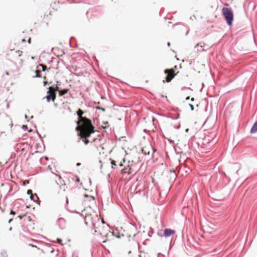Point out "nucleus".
Listing matches in <instances>:
<instances>
[{"label": "nucleus", "mask_w": 257, "mask_h": 257, "mask_svg": "<svg viewBox=\"0 0 257 257\" xmlns=\"http://www.w3.org/2000/svg\"><path fill=\"white\" fill-rule=\"evenodd\" d=\"M84 112L81 109L77 111V114L79 117V122L82 124V133L84 136L90 137L91 134L94 133V127L92 125L91 120L86 117H83Z\"/></svg>", "instance_id": "nucleus-1"}, {"label": "nucleus", "mask_w": 257, "mask_h": 257, "mask_svg": "<svg viewBox=\"0 0 257 257\" xmlns=\"http://www.w3.org/2000/svg\"><path fill=\"white\" fill-rule=\"evenodd\" d=\"M222 13L228 26L229 27L231 26L234 18L233 13L231 8L223 7L222 9Z\"/></svg>", "instance_id": "nucleus-2"}, {"label": "nucleus", "mask_w": 257, "mask_h": 257, "mask_svg": "<svg viewBox=\"0 0 257 257\" xmlns=\"http://www.w3.org/2000/svg\"><path fill=\"white\" fill-rule=\"evenodd\" d=\"M60 88L56 85H53L49 87L48 90H50V92L53 95V101H54L56 98V92H59Z\"/></svg>", "instance_id": "nucleus-3"}, {"label": "nucleus", "mask_w": 257, "mask_h": 257, "mask_svg": "<svg viewBox=\"0 0 257 257\" xmlns=\"http://www.w3.org/2000/svg\"><path fill=\"white\" fill-rule=\"evenodd\" d=\"M164 72L167 75L166 77V80L167 82H170L172 79L175 77L174 71L169 69H165Z\"/></svg>", "instance_id": "nucleus-4"}, {"label": "nucleus", "mask_w": 257, "mask_h": 257, "mask_svg": "<svg viewBox=\"0 0 257 257\" xmlns=\"http://www.w3.org/2000/svg\"><path fill=\"white\" fill-rule=\"evenodd\" d=\"M100 223V218L98 217L97 215L94 214L92 219V221L91 222V224L92 226V229H95L97 228V224Z\"/></svg>", "instance_id": "nucleus-5"}, {"label": "nucleus", "mask_w": 257, "mask_h": 257, "mask_svg": "<svg viewBox=\"0 0 257 257\" xmlns=\"http://www.w3.org/2000/svg\"><path fill=\"white\" fill-rule=\"evenodd\" d=\"M175 231L170 228H166L164 230L163 235L165 237H168L174 234Z\"/></svg>", "instance_id": "nucleus-6"}, {"label": "nucleus", "mask_w": 257, "mask_h": 257, "mask_svg": "<svg viewBox=\"0 0 257 257\" xmlns=\"http://www.w3.org/2000/svg\"><path fill=\"white\" fill-rule=\"evenodd\" d=\"M77 123L78 124V126L76 127V131L77 132L81 131L80 133H78V135L81 137V138H83L84 137L87 138L86 137L84 136L83 133H82V124L81 123L79 122V121L77 122Z\"/></svg>", "instance_id": "nucleus-7"}, {"label": "nucleus", "mask_w": 257, "mask_h": 257, "mask_svg": "<svg viewBox=\"0 0 257 257\" xmlns=\"http://www.w3.org/2000/svg\"><path fill=\"white\" fill-rule=\"evenodd\" d=\"M57 223L61 229H64L65 226V220L63 218H59L57 220Z\"/></svg>", "instance_id": "nucleus-8"}, {"label": "nucleus", "mask_w": 257, "mask_h": 257, "mask_svg": "<svg viewBox=\"0 0 257 257\" xmlns=\"http://www.w3.org/2000/svg\"><path fill=\"white\" fill-rule=\"evenodd\" d=\"M93 216L91 214H87L85 217V223L86 225L91 224Z\"/></svg>", "instance_id": "nucleus-9"}, {"label": "nucleus", "mask_w": 257, "mask_h": 257, "mask_svg": "<svg viewBox=\"0 0 257 257\" xmlns=\"http://www.w3.org/2000/svg\"><path fill=\"white\" fill-rule=\"evenodd\" d=\"M47 102H49L52 100L53 101V95L50 92V90L47 91V95L46 96Z\"/></svg>", "instance_id": "nucleus-10"}, {"label": "nucleus", "mask_w": 257, "mask_h": 257, "mask_svg": "<svg viewBox=\"0 0 257 257\" xmlns=\"http://www.w3.org/2000/svg\"><path fill=\"white\" fill-rule=\"evenodd\" d=\"M257 132V120L253 123L251 129L250 133L251 134H254Z\"/></svg>", "instance_id": "nucleus-11"}, {"label": "nucleus", "mask_w": 257, "mask_h": 257, "mask_svg": "<svg viewBox=\"0 0 257 257\" xmlns=\"http://www.w3.org/2000/svg\"><path fill=\"white\" fill-rule=\"evenodd\" d=\"M30 198L34 202H37L38 201H39V202H40L39 197L36 194H31V195L30 196ZM39 203L40 204V203Z\"/></svg>", "instance_id": "nucleus-12"}, {"label": "nucleus", "mask_w": 257, "mask_h": 257, "mask_svg": "<svg viewBox=\"0 0 257 257\" xmlns=\"http://www.w3.org/2000/svg\"><path fill=\"white\" fill-rule=\"evenodd\" d=\"M69 89L68 88L60 89L59 92V94L60 96H63L65 94H66V93H67L69 91Z\"/></svg>", "instance_id": "nucleus-13"}, {"label": "nucleus", "mask_w": 257, "mask_h": 257, "mask_svg": "<svg viewBox=\"0 0 257 257\" xmlns=\"http://www.w3.org/2000/svg\"><path fill=\"white\" fill-rule=\"evenodd\" d=\"M169 175L171 178L173 179V180H175L177 177V175L175 171H170Z\"/></svg>", "instance_id": "nucleus-14"}, {"label": "nucleus", "mask_w": 257, "mask_h": 257, "mask_svg": "<svg viewBox=\"0 0 257 257\" xmlns=\"http://www.w3.org/2000/svg\"><path fill=\"white\" fill-rule=\"evenodd\" d=\"M40 67L42 68V71L44 72L47 69V66L42 64H39V65L37 66V68H38Z\"/></svg>", "instance_id": "nucleus-15"}, {"label": "nucleus", "mask_w": 257, "mask_h": 257, "mask_svg": "<svg viewBox=\"0 0 257 257\" xmlns=\"http://www.w3.org/2000/svg\"><path fill=\"white\" fill-rule=\"evenodd\" d=\"M204 46H205V44L203 42H199L195 46V48L196 49L198 47H200L201 48L204 47Z\"/></svg>", "instance_id": "nucleus-16"}, {"label": "nucleus", "mask_w": 257, "mask_h": 257, "mask_svg": "<svg viewBox=\"0 0 257 257\" xmlns=\"http://www.w3.org/2000/svg\"><path fill=\"white\" fill-rule=\"evenodd\" d=\"M7 254L5 250H2L1 252L0 257H7Z\"/></svg>", "instance_id": "nucleus-17"}, {"label": "nucleus", "mask_w": 257, "mask_h": 257, "mask_svg": "<svg viewBox=\"0 0 257 257\" xmlns=\"http://www.w3.org/2000/svg\"><path fill=\"white\" fill-rule=\"evenodd\" d=\"M22 144H18L15 147V150L16 152H18L19 149H21Z\"/></svg>", "instance_id": "nucleus-18"}, {"label": "nucleus", "mask_w": 257, "mask_h": 257, "mask_svg": "<svg viewBox=\"0 0 257 257\" xmlns=\"http://www.w3.org/2000/svg\"><path fill=\"white\" fill-rule=\"evenodd\" d=\"M179 115H180V114L179 113H178L176 115H174V116L171 115L170 116V117L173 119H177L179 117Z\"/></svg>", "instance_id": "nucleus-19"}, {"label": "nucleus", "mask_w": 257, "mask_h": 257, "mask_svg": "<svg viewBox=\"0 0 257 257\" xmlns=\"http://www.w3.org/2000/svg\"><path fill=\"white\" fill-rule=\"evenodd\" d=\"M57 69H58V66L61 65V64H64V61L63 60H58L57 59Z\"/></svg>", "instance_id": "nucleus-20"}, {"label": "nucleus", "mask_w": 257, "mask_h": 257, "mask_svg": "<svg viewBox=\"0 0 257 257\" xmlns=\"http://www.w3.org/2000/svg\"><path fill=\"white\" fill-rule=\"evenodd\" d=\"M41 71L39 70H36L35 71V73L36 74V76H35L34 77H37V78H40L41 77V75H39V73H40Z\"/></svg>", "instance_id": "nucleus-21"}, {"label": "nucleus", "mask_w": 257, "mask_h": 257, "mask_svg": "<svg viewBox=\"0 0 257 257\" xmlns=\"http://www.w3.org/2000/svg\"><path fill=\"white\" fill-rule=\"evenodd\" d=\"M163 231V230H159L157 233L158 235L161 237H162L163 236H164Z\"/></svg>", "instance_id": "nucleus-22"}, {"label": "nucleus", "mask_w": 257, "mask_h": 257, "mask_svg": "<svg viewBox=\"0 0 257 257\" xmlns=\"http://www.w3.org/2000/svg\"><path fill=\"white\" fill-rule=\"evenodd\" d=\"M72 179L76 182H79L80 181V179L77 176H73Z\"/></svg>", "instance_id": "nucleus-23"}, {"label": "nucleus", "mask_w": 257, "mask_h": 257, "mask_svg": "<svg viewBox=\"0 0 257 257\" xmlns=\"http://www.w3.org/2000/svg\"><path fill=\"white\" fill-rule=\"evenodd\" d=\"M116 162L114 160H111V164L112 165V168H113V166H116Z\"/></svg>", "instance_id": "nucleus-24"}, {"label": "nucleus", "mask_w": 257, "mask_h": 257, "mask_svg": "<svg viewBox=\"0 0 257 257\" xmlns=\"http://www.w3.org/2000/svg\"><path fill=\"white\" fill-rule=\"evenodd\" d=\"M22 128L24 131H27L28 130L27 125L24 124L22 126Z\"/></svg>", "instance_id": "nucleus-25"}, {"label": "nucleus", "mask_w": 257, "mask_h": 257, "mask_svg": "<svg viewBox=\"0 0 257 257\" xmlns=\"http://www.w3.org/2000/svg\"><path fill=\"white\" fill-rule=\"evenodd\" d=\"M153 234V230L152 228H151V230L149 231L148 232V235L150 236V237H151L152 234Z\"/></svg>", "instance_id": "nucleus-26"}, {"label": "nucleus", "mask_w": 257, "mask_h": 257, "mask_svg": "<svg viewBox=\"0 0 257 257\" xmlns=\"http://www.w3.org/2000/svg\"><path fill=\"white\" fill-rule=\"evenodd\" d=\"M62 240L61 239H60V238L57 239V241H56L57 243L61 244V243H62Z\"/></svg>", "instance_id": "nucleus-27"}, {"label": "nucleus", "mask_w": 257, "mask_h": 257, "mask_svg": "<svg viewBox=\"0 0 257 257\" xmlns=\"http://www.w3.org/2000/svg\"><path fill=\"white\" fill-rule=\"evenodd\" d=\"M83 141L85 145H87L89 142V141L87 139L83 140Z\"/></svg>", "instance_id": "nucleus-28"}, {"label": "nucleus", "mask_w": 257, "mask_h": 257, "mask_svg": "<svg viewBox=\"0 0 257 257\" xmlns=\"http://www.w3.org/2000/svg\"><path fill=\"white\" fill-rule=\"evenodd\" d=\"M85 197H90V198H91L93 200H94V197L92 196H89L88 195H87V194H85Z\"/></svg>", "instance_id": "nucleus-29"}, {"label": "nucleus", "mask_w": 257, "mask_h": 257, "mask_svg": "<svg viewBox=\"0 0 257 257\" xmlns=\"http://www.w3.org/2000/svg\"><path fill=\"white\" fill-rule=\"evenodd\" d=\"M189 106H190L191 110H193L194 109V107L193 105H192L191 104H189Z\"/></svg>", "instance_id": "nucleus-30"}, {"label": "nucleus", "mask_w": 257, "mask_h": 257, "mask_svg": "<svg viewBox=\"0 0 257 257\" xmlns=\"http://www.w3.org/2000/svg\"><path fill=\"white\" fill-rule=\"evenodd\" d=\"M27 193H28V194H29V195H30V196H31V194H33V193H32V191L31 190H28L27 191Z\"/></svg>", "instance_id": "nucleus-31"}, {"label": "nucleus", "mask_w": 257, "mask_h": 257, "mask_svg": "<svg viewBox=\"0 0 257 257\" xmlns=\"http://www.w3.org/2000/svg\"><path fill=\"white\" fill-rule=\"evenodd\" d=\"M103 124L105 125V126L104 128H106V125H108V121H104L103 122Z\"/></svg>", "instance_id": "nucleus-32"}, {"label": "nucleus", "mask_w": 257, "mask_h": 257, "mask_svg": "<svg viewBox=\"0 0 257 257\" xmlns=\"http://www.w3.org/2000/svg\"><path fill=\"white\" fill-rule=\"evenodd\" d=\"M10 214L15 215L16 214V212L12 210L10 212Z\"/></svg>", "instance_id": "nucleus-33"}, {"label": "nucleus", "mask_w": 257, "mask_h": 257, "mask_svg": "<svg viewBox=\"0 0 257 257\" xmlns=\"http://www.w3.org/2000/svg\"><path fill=\"white\" fill-rule=\"evenodd\" d=\"M205 49H203L202 50H201L200 49H197V50H196V52H198L199 51H205Z\"/></svg>", "instance_id": "nucleus-34"}, {"label": "nucleus", "mask_w": 257, "mask_h": 257, "mask_svg": "<svg viewBox=\"0 0 257 257\" xmlns=\"http://www.w3.org/2000/svg\"><path fill=\"white\" fill-rule=\"evenodd\" d=\"M27 134H26V135H24V136H23V138L22 140H26V137H27Z\"/></svg>", "instance_id": "nucleus-35"}, {"label": "nucleus", "mask_w": 257, "mask_h": 257, "mask_svg": "<svg viewBox=\"0 0 257 257\" xmlns=\"http://www.w3.org/2000/svg\"><path fill=\"white\" fill-rule=\"evenodd\" d=\"M24 216V215H19L18 216V217L20 219H21L23 218Z\"/></svg>", "instance_id": "nucleus-36"}, {"label": "nucleus", "mask_w": 257, "mask_h": 257, "mask_svg": "<svg viewBox=\"0 0 257 257\" xmlns=\"http://www.w3.org/2000/svg\"><path fill=\"white\" fill-rule=\"evenodd\" d=\"M37 133L38 136L39 137V138L42 139V137H41V135L39 133V132L38 131H37Z\"/></svg>", "instance_id": "nucleus-37"}, {"label": "nucleus", "mask_w": 257, "mask_h": 257, "mask_svg": "<svg viewBox=\"0 0 257 257\" xmlns=\"http://www.w3.org/2000/svg\"><path fill=\"white\" fill-rule=\"evenodd\" d=\"M142 153H143V154H145V155H146V154H147V153L146 152V151H145V150H144V149H143V150H142Z\"/></svg>", "instance_id": "nucleus-38"}, {"label": "nucleus", "mask_w": 257, "mask_h": 257, "mask_svg": "<svg viewBox=\"0 0 257 257\" xmlns=\"http://www.w3.org/2000/svg\"><path fill=\"white\" fill-rule=\"evenodd\" d=\"M81 164L80 163H77L76 164V166H77V167H78V166H81Z\"/></svg>", "instance_id": "nucleus-39"}, {"label": "nucleus", "mask_w": 257, "mask_h": 257, "mask_svg": "<svg viewBox=\"0 0 257 257\" xmlns=\"http://www.w3.org/2000/svg\"><path fill=\"white\" fill-rule=\"evenodd\" d=\"M12 220H13V218H10V219L9 220L8 222H9V223H10L12 221Z\"/></svg>", "instance_id": "nucleus-40"}, {"label": "nucleus", "mask_w": 257, "mask_h": 257, "mask_svg": "<svg viewBox=\"0 0 257 257\" xmlns=\"http://www.w3.org/2000/svg\"><path fill=\"white\" fill-rule=\"evenodd\" d=\"M28 43H29V44H30V43H31V38H30L28 39Z\"/></svg>", "instance_id": "nucleus-41"}, {"label": "nucleus", "mask_w": 257, "mask_h": 257, "mask_svg": "<svg viewBox=\"0 0 257 257\" xmlns=\"http://www.w3.org/2000/svg\"><path fill=\"white\" fill-rule=\"evenodd\" d=\"M98 109H101V110H102V111L105 110L104 108H98Z\"/></svg>", "instance_id": "nucleus-42"}, {"label": "nucleus", "mask_w": 257, "mask_h": 257, "mask_svg": "<svg viewBox=\"0 0 257 257\" xmlns=\"http://www.w3.org/2000/svg\"><path fill=\"white\" fill-rule=\"evenodd\" d=\"M189 31V30L187 31V32L186 33V34H185L186 36H187L188 34Z\"/></svg>", "instance_id": "nucleus-43"}, {"label": "nucleus", "mask_w": 257, "mask_h": 257, "mask_svg": "<svg viewBox=\"0 0 257 257\" xmlns=\"http://www.w3.org/2000/svg\"><path fill=\"white\" fill-rule=\"evenodd\" d=\"M171 44L170 42H168L167 45L169 47L170 46Z\"/></svg>", "instance_id": "nucleus-44"}, {"label": "nucleus", "mask_w": 257, "mask_h": 257, "mask_svg": "<svg viewBox=\"0 0 257 257\" xmlns=\"http://www.w3.org/2000/svg\"><path fill=\"white\" fill-rule=\"evenodd\" d=\"M191 100L192 101H194V97H192L191 99Z\"/></svg>", "instance_id": "nucleus-45"}, {"label": "nucleus", "mask_w": 257, "mask_h": 257, "mask_svg": "<svg viewBox=\"0 0 257 257\" xmlns=\"http://www.w3.org/2000/svg\"><path fill=\"white\" fill-rule=\"evenodd\" d=\"M189 98H190V97H189V96H187V97L186 98V100H188V99H189Z\"/></svg>", "instance_id": "nucleus-46"}, {"label": "nucleus", "mask_w": 257, "mask_h": 257, "mask_svg": "<svg viewBox=\"0 0 257 257\" xmlns=\"http://www.w3.org/2000/svg\"><path fill=\"white\" fill-rule=\"evenodd\" d=\"M180 125H178V126H177V127H176V128H177V129H178V128H180Z\"/></svg>", "instance_id": "nucleus-47"}, {"label": "nucleus", "mask_w": 257, "mask_h": 257, "mask_svg": "<svg viewBox=\"0 0 257 257\" xmlns=\"http://www.w3.org/2000/svg\"><path fill=\"white\" fill-rule=\"evenodd\" d=\"M69 44H70V47H73V46H72L71 42H70Z\"/></svg>", "instance_id": "nucleus-48"}, {"label": "nucleus", "mask_w": 257, "mask_h": 257, "mask_svg": "<svg viewBox=\"0 0 257 257\" xmlns=\"http://www.w3.org/2000/svg\"><path fill=\"white\" fill-rule=\"evenodd\" d=\"M6 74L7 75H9V72H6Z\"/></svg>", "instance_id": "nucleus-49"}, {"label": "nucleus", "mask_w": 257, "mask_h": 257, "mask_svg": "<svg viewBox=\"0 0 257 257\" xmlns=\"http://www.w3.org/2000/svg\"><path fill=\"white\" fill-rule=\"evenodd\" d=\"M119 166H120V167H121V166H123V164H122L121 163H120V164H119Z\"/></svg>", "instance_id": "nucleus-50"}, {"label": "nucleus", "mask_w": 257, "mask_h": 257, "mask_svg": "<svg viewBox=\"0 0 257 257\" xmlns=\"http://www.w3.org/2000/svg\"><path fill=\"white\" fill-rule=\"evenodd\" d=\"M66 203L68 204V198H67L66 199Z\"/></svg>", "instance_id": "nucleus-51"}, {"label": "nucleus", "mask_w": 257, "mask_h": 257, "mask_svg": "<svg viewBox=\"0 0 257 257\" xmlns=\"http://www.w3.org/2000/svg\"><path fill=\"white\" fill-rule=\"evenodd\" d=\"M25 118H26V119H27V118H28V116L26 114V115H25Z\"/></svg>", "instance_id": "nucleus-52"}, {"label": "nucleus", "mask_w": 257, "mask_h": 257, "mask_svg": "<svg viewBox=\"0 0 257 257\" xmlns=\"http://www.w3.org/2000/svg\"><path fill=\"white\" fill-rule=\"evenodd\" d=\"M22 42H26V40L24 39H22Z\"/></svg>", "instance_id": "nucleus-53"}, {"label": "nucleus", "mask_w": 257, "mask_h": 257, "mask_svg": "<svg viewBox=\"0 0 257 257\" xmlns=\"http://www.w3.org/2000/svg\"><path fill=\"white\" fill-rule=\"evenodd\" d=\"M137 244H138V247H140V244L138 242H137Z\"/></svg>", "instance_id": "nucleus-54"}, {"label": "nucleus", "mask_w": 257, "mask_h": 257, "mask_svg": "<svg viewBox=\"0 0 257 257\" xmlns=\"http://www.w3.org/2000/svg\"><path fill=\"white\" fill-rule=\"evenodd\" d=\"M59 179H61V177L60 176H59Z\"/></svg>", "instance_id": "nucleus-55"}, {"label": "nucleus", "mask_w": 257, "mask_h": 257, "mask_svg": "<svg viewBox=\"0 0 257 257\" xmlns=\"http://www.w3.org/2000/svg\"><path fill=\"white\" fill-rule=\"evenodd\" d=\"M12 228L10 227V228L9 229V230H10V231L12 230Z\"/></svg>", "instance_id": "nucleus-56"}, {"label": "nucleus", "mask_w": 257, "mask_h": 257, "mask_svg": "<svg viewBox=\"0 0 257 257\" xmlns=\"http://www.w3.org/2000/svg\"><path fill=\"white\" fill-rule=\"evenodd\" d=\"M153 154L154 152H155L154 149H153Z\"/></svg>", "instance_id": "nucleus-57"}, {"label": "nucleus", "mask_w": 257, "mask_h": 257, "mask_svg": "<svg viewBox=\"0 0 257 257\" xmlns=\"http://www.w3.org/2000/svg\"><path fill=\"white\" fill-rule=\"evenodd\" d=\"M89 182L91 183V179H89Z\"/></svg>", "instance_id": "nucleus-58"}, {"label": "nucleus", "mask_w": 257, "mask_h": 257, "mask_svg": "<svg viewBox=\"0 0 257 257\" xmlns=\"http://www.w3.org/2000/svg\"><path fill=\"white\" fill-rule=\"evenodd\" d=\"M46 82H44V85H46Z\"/></svg>", "instance_id": "nucleus-59"}, {"label": "nucleus", "mask_w": 257, "mask_h": 257, "mask_svg": "<svg viewBox=\"0 0 257 257\" xmlns=\"http://www.w3.org/2000/svg\"><path fill=\"white\" fill-rule=\"evenodd\" d=\"M143 244H145V241H144Z\"/></svg>", "instance_id": "nucleus-60"}, {"label": "nucleus", "mask_w": 257, "mask_h": 257, "mask_svg": "<svg viewBox=\"0 0 257 257\" xmlns=\"http://www.w3.org/2000/svg\"><path fill=\"white\" fill-rule=\"evenodd\" d=\"M184 88H186V87H184ZM183 88H184V87H182V90H183Z\"/></svg>", "instance_id": "nucleus-61"}]
</instances>
